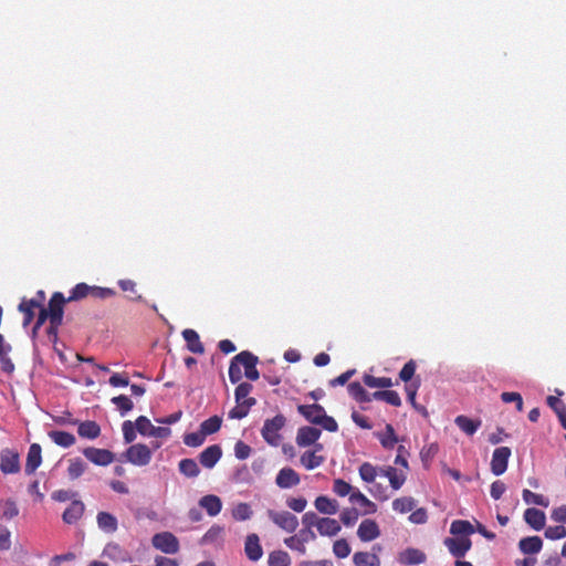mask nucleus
Segmentation results:
<instances>
[{
    "label": "nucleus",
    "instance_id": "f257e3e1",
    "mask_svg": "<svg viewBox=\"0 0 566 566\" xmlns=\"http://www.w3.org/2000/svg\"><path fill=\"white\" fill-rule=\"evenodd\" d=\"M253 386L250 382H241L234 390L235 407H233L228 417L230 419H243L245 418L250 409L256 403V399L250 397Z\"/></svg>",
    "mask_w": 566,
    "mask_h": 566
},
{
    "label": "nucleus",
    "instance_id": "f03ea898",
    "mask_svg": "<svg viewBox=\"0 0 566 566\" xmlns=\"http://www.w3.org/2000/svg\"><path fill=\"white\" fill-rule=\"evenodd\" d=\"M284 424L285 417L283 415H276L272 419H266L261 430L262 438L271 446H279L281 441L280 431Z\"/></svg>",
    "mask_w": 566,
    "mask_h": 566
},
{
    "label": "nucleus",
    "instance_id": "7ed1b4c3",
    "mask_svg": "<svg viewBox=\"0 0 566 566\" xmlns=\"http://www.w3.org/2000/svg\"><path fill=\"white\" fill-rule=\"evenodd\" d=\"M70 303L61 292H54L49 301L45 311L49 314V322L55 327L63 323L64 305Z\"/></svg>",
    "mask_w": 566,
    "mask_h": 566
},
{
    "label": "nucleus",
    "instance_id": "20e7f679",
    "mask_svg": "<svg viewBox=\"0 0 566 566\" xmlns=\"http://www.w3.org/2000/svg\"><path fill=\"white\" fill-rule=\"evenodd\" d=\"M151 455V450L144 443L133 444L124 453L126 461L137 467H145L149 464Z\"/></svg>",
    "mask_w": 566,
    "mask_h": 566
},
{
    "label": "nucleus",
    "instance_id": "39448f33",
    "mask_svg": "<svg viewBox=\"0 0 566 566\" xmlns=\"http://www.w3.org/2000/svg\"><path fill=\"white\" fill-rule=\"evenodd\" d=\"M151 544L156 549L165 554H176L180 548L178 538L170 532L155 534L151 538Z\"/></svg>",
    "mask_w": 566,
    "mask_h": 566
},
{
    "label": "nucleus",
    "instance_id": "423d86ee",
    "mask_svg": "<svg viewBox=\"0 0 566 566\" xmlns=\"http://www.w3.org/2000/svg\"><path fill=\"white\" fill-rule=\"evenodd\" d=\"M21 470L19 453L12 449L0 452V471L3 474H15Z\"/></svg>",
    "mask_w": 566,
    "mask_h": 566
},
{
    "label": "nucleus",
    "instance_id": "0eeeda50",
    "mask_svg": "<svg viewBox=\"0 0 566 566\" xmlns=\"http://www.w3.org/2000/svg\"><path fill=\"white\" fill-rule=\"evenodd\" d=\"M136 429L142 436L147 437L167 438L170 434L168 427H155L145 416H139L136 419Z\"/></svg>",
    "mask_w": 566,
    "mask_h": 566
},
{
    "label": "nucleus",
    "instance_id": "6e6552de",
    "mask_svg": "<svg viewBox=\"0 0 566 566\" xmlns=\"http://www.w3.org/2000/svg\"><path fill=\"white\" fill-rule=\"evenodd\" d=\"M269 517L275 525L289 533L295 532L298 526L297 517L287 511H269Z\"/></svg>",
    "mask_w": 566,
    "mask_h": 566
},
{
    "label": "nucleus",
    "instance_id": "1a4fd4ad",
    "mask_svg": "<svg viewBox=\"0 0 566 566\" xmlns=\"http://www.w3.org/2000/svg\"><path fill=\"white\" fill-rule=\"evenodd\" d=\"M234 360H238L240 365L244 367V375L250 380H258L260 373L256 369L259 361L258 357L248 350H243L234 356Z\"/></svg>",
    "mask_w": 566,
    "mask_h": 566
},
{
    "label": "nucleus",
    "instance_id": "9d476101",
    "mask_svg": "<svg viewBox=\"0 0 566 566\" xmlns=\"http://www.w3.org/2000/svg\"><path fill=\"white\" fill-rule=\"evenodd\" d=\"M511 453L509 447H500L493 451L491 471L494 475H502L506 471Z\"/></svg>",
    "mask_w": 566,
    "mask_h": 566
},
{
    "label": "nucleus",
    "instance_id": "9b49d317",
    "mask_svg": "<svg viewBox=\"0 0 566 566\" xmlns=\"http://www.w3.org/2000/svg\"><path fill=\"white\" fill-rule=\"evenodd\" d=\"M84 457L96 465L106 467L114 461V453L106 449L88 447L83 450Z\"/></svg>",
    "mask_w": 566,
    "mask_h": 566
},
{
    "label": "nucleus",
    "instance_id": "f8f14e48",
    "mask_svg": "<svg viewBox=\"0 0 566 566\" xmlns=\"http://www.w3.org/2000/svg\"><path fill=\"white\" fill-rule=\"evenodd\" d=\"M444 545L448 547L449 552L457 558L464 557V555L471 548V539L469 537H447L444 539Z\"/></svg>",
    "mask_w": 566,
    "mask_h": 566
},
{
    "label": "nucleus",
    "instance_id": "ddd939ff",
    "mask_svg": "<svg viewBox=\"0 0 566 566\" xmlns=\"http://www.w3.org/2000/svg\"><path fill=\"white\" fill-rule=\"evenodd\" d=\"M357 536L361 542H371L380 536L379 525L375 520H363L358 526Z\"/></svg>",
    "mask_w": 566,
    "mask_h": 566
},
{
    "label": "nucleus",
    "instance_id": "4468645a",
    "mask_svg": "<svg viewBox=\"0 0 566 566\" xmlns=\"http://www.w3.org/2000/svg\"><path fill=\"white\" fill-rule=\"evenodd\" d=\"M300 474L292 468L281 469L275 478V483L280 489H290L300 484Z\"/></svg>",
    "mask_w": 566,
    "mask_h": 566
},
{
    "label": "nucleus",
    "instance_id": "2eb2a0df",
    "mask_svg": "<svg viewBox=\"0 0 566 566\" xmlns=\"http://www.w3.org/2000/svg\"><path fill=\"white\" fill-rule=\"evenodd\" d=\"M42 463V449L39 443H32L29 448L24 467L25 474H33Z\"/></svg>",
    "mask_w": 566,
    "mask_h": 566
},
{
    "label": "nucleus",
    "instance_id": "dca6fc26",
    "mask_svg": "<svg viewBox=\"0 0 566 566\" xmlns=\"http://www.w3.org/2000/svg\"><path fill=\"white\" fill-rule=\"evenodd\" d=\"M321 430L314 427H302L297 430L296 443L298 447H308L314 444L321 437Z\"/></svg>",
    "mask_w": 566,
    "mask_h": 566
},
{
    "label": "nucleus",
    "instance_id": "f3484780",
    "mask_svg": "<svg viewBox=\"0 0 566 566\" xmlns=\"http://www.w3.org/2000/svg\"><path fill=\"white\" fill-rule=\"evenodd\" d=\"M244 553L251 562H258L262 555L263 549L260 544V538L256 534H249L244 543Z\"/></svg>",
    "mask_w": 566,
    "mask_h": 566
},
{
    "label": "nucleus",
    "instance_id": "a211bd4d",
    "mask_svg": "<svg viewBox=\"0 0 566 566\" xmlns=\"http://www.w3.org/2000/svg\"><path fill=\"white\" fill-rule=\"evenodd\" d=\"M222 455V450L220 446L212 444L208 448H206L200 454H199V461L202 467L207 469H212L217 462L220 460Z\"/></svg>",
    "mask_w": 566,
    "mask_h": 566
},
{
    "label": "nucleus",
    "instance_id": "6ab92c4d",
    "mask_svg": "<svg viewBox=\"0 0 566 566\" xmlns=\"http://www.w3.org/2000/svg\"><path fill=\"white\" fill-rule=\"evenodd\" d=\"M297 411L311 423L316 424L326 412L324 407L318 403L300 405Z\"/></svg>",
    "mask_w": 566,
    "mask_h": 566
},
{
    "label": "nucleus",
    "instance_id": "aec40b11",
    "mask_svg": "<svg viewBox=\"0 0 566 566\" xmlns=\"http://www.w3.org/2000/svg\"><path fill=\"white\" fill-rule=\"evenodd\" d=\"M427 559L426 554L413 547H408L399 554L398 560L403 565H419L424 563Z\"/></svg>",
    "mask_w": 566,
    "mask_h": 566
},
{
    "label": "nucleus",
    "instance_id": "412c9836",
    "mask_svg": "<svg viewBox=\"0 0 566 566\" xmlns=\"http://www.w3.org/2000/svg\"><path fill=\"white\" fill-rule=\"evenodd\" d=\"M524 520L533 530L541 531L545 526L546 516L543 511L531 507L525 510Z\"/></svg>",
    "mask_w": 566,
    "mask_h": 566
},
{
    "label": "nucleus",
    "instance_id": "4be33fe9",
    "mask_svg": "<svg viewBox=\"0 0 566 566\" xmlns=\"http://www.w3.org/2000/svg\"><path fill=\"white\" fill-rule=\"evenodd\" d=\"M85 506L82 501L74 500L63 512L62 518L66 524L76 523L84 514Z\"/></svg>",
    "mask_w": 566,
    "mask_h": 566
},
{
    "label": "nucleus",
    "instance_id": "5701e85b",
    "mask_svg": "<svg viewBox=\"0 0 566 566\" xmlns=\"http://www.w3.org/2000/svg\"><path fill=\"white\" fill-rule=\"evenodd\" d=\"M182 337L189 352L193 354H202L205 352L199 334L195 329L187 328L182 331Z\"/></svg>",
    "mask_w": 566,
    "mask_h": 566
},
{
    "label": "nucleus",
    "instance_id": "b1692460",
    "mask_svg": "<svg viewBox=\"0 0 566 566\" xmlns=\"http://www.w3.org/2000/svg\"><path fill=\"white\" fill-rule=\"evenodd\" d=\"M315 509L323 514L333 515L338 512L339 505L336 500L319 495L314 501Z\"/></svg>",
    "mask_w": 566,
    "mask_h": 566
},
{
    "label": "nucleus",
    "instance_id": "393cba45",
    "mask_svg": "<svg viewBox=\"0 0 566 566\" xmlns=\"http://www.w3.org/2000/svg\"><path fill=\"white\" fill-rule=\"evenodd\" d=\"M199 505L206 510L210 516H216L221 512L222 502L219 496L209 494L200 499Z\"/></svg>",
    "mask_w": 566,
    "mask_h": 566
},
{
    "label": "nucleus",
    "instance_id": "a878e982",
    "mask_svg": "<svg viewBox=\"0 0 566 566\" xmlns=\"http://www.w3.org/2000/svg\"><path fill=\"white\" fill-rule=\"evenodd\" d=\"M454 423L468 436H473L481 427L482 421L480 419H471L467 416L460 415L454 419Z\"/></svg>",
    "mask_w": 566,
    "mask_h": 566
},
{
    "label": "nucleus",
    "instance_id": "bb28decb",
    "mask_svg": "<svg viewBox=\"0 0 566 566\" xmlns=\"http://www.w3.org/2000/svg\"><path fill=\"white\" fill-rule=\"evenodd\" d=\"M77 433L81 438L93 440L99 437L101 427L96 421L86 420L80 422L77 427Z\"/></svg>",
    "mask_w": 566,
    "mask_h": 566
},
{
    "label": "nucleus",
    "instance_id": "cd10ccee",
    "mask_svg": "<svg viewBox=\"0 0 566 566\" xmlns=\"http://www.w3.org/2000/svg\"><path fill=\"white\" fill-rule=\"evenodd\" d=\"M518 547L523 554H537L543 547V541L539 536H527L520 541Z\"/></svg>",
    "mask_w": 566,
    "mask_h": 566
},
{
    "label": "nucleus",
    "instance_id": "c85d7f7f",
    "mask_svg": "<svg viewBox=\"0 0 566 566\" xmlns=\"http://www.w3.org/2000/svg\"><path fill=\"white\" fill-rule=\"evenodd\" d=\"M340 524L335 518L322 517L317 532L322 536H335L340 532Z\"/></svg>",
    "mask_w": 566,
    "mask_h": 566
},
{
    "label": "nucleus",
    "instance_id": "c756f323",
    "mask_svg": "<svg viewBox=\"0 0 566 566\" xmlns=\"http://www.w3.org/2000/svg\"><path fill=\"white\" fill-rule=\"evenodd\" d=\"M353 563L355 566H380V558L375 553L356 552Z\"/></svg>",
    "mask_w": 566,
    "mask_h": 566
},
{
    "label": "nucleus",
    "instance_id": "7c9ffc66",
    "mask_svg": "<svg viewBox=\"0 0 566 566\" xmlns=\"http://www.w3.org/2000/svg\"><path fill=\"white\" fill-rule=\"evenodd\" d=\"M380 473L388 478L390 486L394 490H399L406 481V475L403 473H399L394 467L380 469Z\"/></svg>",
    "mask_w": 566,
    "mask_h": 566
},
{
    "label": "nucleus",
    "instance_id": "2f4dec72",
    "mask_svg": "<svg viewBox=\"0 0 566 566\" xmlns=\"http://www.w3.org/2000/svg\"><path fill=\"white\" fill-rule=\"evenodd\" d=\"M52 441L63 448H70L75 443V437L66 431L53 430L49 432Z\"/></svg>",
    "mask_w": 566,
    "mask_h": 566
},
{
    "label": "nucleus",
    "instance_id": "473e14b6",
    "mask_svg": "<svg viewBox=\"0 0 566 566\" xmlns=\"http://www.w3.org/2000/svg\"><path fill=\"white\" fill-rule=\"evenodd\" d=\"M324 460V457L321 454H315V451H306L300 458L301 464L307 470L318 468L323 464Z\"/></svg>",
    "mask_w": 566,
    "mask_h": 566
},
{
    "label": "nucleus",
    "instance_id": "72a5a7b5",
    "mask_svg": "<svg viewBox=\"0 0 566 566\" xmlns=\"http://www.w3.org/2000/svg\"><path fill=\"white\" fill-rule=\"evenodd\" d=\"M97 524L101 530L108 533H113L117 530L116 517L107 512H99L97 514Z\"/></svg>",
    "mask_w": 566,
    "mask_h": 566
},
{
    "label": "nucleus",
    "instance_id": "f704fd0d",
    "mask_svg": "<svg viewBox=\"0 0 566 566\" xmlns=\"http://www.w3.org/2000/svg\"><path fill=\"white\" fill-rule=\"evenodd\" d=\"M349 501L365 507V514H373L377 511V505L367 499L360 491L353 492L349 496Z\"/></svg>",
    "mask_w": 566,
    "mask_h": 566
},
{
    "label": "nucleus",
    "instance_id": "c9c22d12",
    "mask_svg": "<svg viewBox=\"0 0 566 566\" xmlns=\"http://www.w3.org/2000/svg\"><path fill=\"white\" fill-rule=\"evenodd\" d=\"M178 469L181 474L187 478H197L200 473V469L193 459H182L178 463Z\"/></svg>",
    "mask_w": 566,
    "mask_h": 566
},
{
    "label": "nucleus",
    "instance_id": "e433bc0d",
    "mask_svg": "<svg viewBox=\"0 0 566 566\" xmlns=\"http://www.w3.org/2000/svg\"><path fill=\"white\" fill-rule=\"evenodd\" d=\"M349 395L357 402H370L371 397L358 381L350 382L347 387Z\"/></svg>",
    "mask_w": 566,
    "mask_h": 566
},
{
    "label": "nucleus",
    "instance_id": "4c0bfd02",
    "mask_svg": "<svg viewBox=\"0 0 566 566\" xmlns=\"http://www.w3.org/2000/svg\"><path fill=\"white\" fill-rule=\"evenodd\" d=\"M87 465L81 458L69 460L67 476L70 480L78 479L86 470Z\"/></svg>",
    "mask_w": 566,
    "mask_h": 566
},
{
    "label": "nucleus",
    "instance_id": "58836bf2",
    "mask_svg": "<svg viewBox=\"0 0 566 566\" xmlns=\"http://www.w3.org/2000/svg\"><path fill=\"white\" fill-rule=\"evenodd\" d=\"M291 563L290 555L281 549L271 552L268 557L269 566H291Z\"/></svg>",
    "mask_w": 566,
    "mask_h": 566
},
{
    "label": "nucleus",
    "instance_id": "ea45409f",
    "mask_svg": "<svg viewBox=\"0 0 566 566\" xmlns=\"http://www.w3.org/2000/svg\"><path fill=\"white\" fill-rule=\"evenodd\" d=\"M91 293H92V285H88L86 283H78L71 290L67 301L69 302L81 301L85 297L91 296Z\"/></svg>",
    "mask_w": 566,
    "mask_h": 566
},
{
    "label": "nucleus",
    "instance_id": "a19ab883",
    "mask_svg": "<svg viewBox=\"0 0 566 566\" xmlns=\"http://www.w3.org/2000/svg\"><path fill=\"white\" fill-rule=\"evenodd\" d=\"M378 439L385 449H392L398 442V438L395 433V429L391 424H386L384 433H378Z\"/></svg>",
    "mask_w": 566,
    "mask_h": 566
},
{
    "label": "nucleus",
    "instance_id": "79ce46f5",
    "mask_svg": "<svg viewBox=\"0 0 566 566\" xmlns=\"http://www.w3.org/2000/svg\"><path fill=\"white\" fill-rule=\"evenodd\" d=\"M364 384L369 388H390L394 384L389 377H375L373 375H364Z\"/></svg>",
    "mask_w": 566,
    "mask_h": 566
},
{
    "label": "nucleus",
    "instance_id": "37998d69",
    "mask_svg": "<svg viewBox=\"0 0 566 566\" xmlns=\"http://www.w3.org/2000/svg\"><path fill=\"white\" fill-rule=\"evenodd\" d=\"M474 532L469 521L457 520L451 523L450 533L453 535H465V537Z\"/></svg>",
    "mask_w": 566,
    "mask_h": 566
},
{
    "label": "nucleus",
    "instance_id": "c03bdc74",
    "mask_svg": "<svg viewBox=\"0 0 566 566\" xmlns=\"http://www.w3.org/2000/svg\"><path fill=\"white\" fill-rule=\"evenodd\" d=\"M522 496L526 504H535L544 507H547L549 505V501L547 497H545L542 494L534 493L527 489L523 490Z\"/></svg>",
    "mask_w": 566,
    "mask_h": 566
},
{
    "label": "nucleus",
    "instance_id": "a18cd8bd",
    "mask_svg": "<svg viewBox=\"0 0 566 566\" xmlns=\"http://www.w3.org/2000/svg\"><path fill=\"white\" fill-rule=\"evenodd\" d=\"M221 423H222V420L220 417L218 416H212L210 417L209 419L205 420L201 424H200V430L206 434H212V433H216L217 431H219L220 427H221Z\"/></svg>",
    "mask_w": 566,
    "mask_h": 566
},
{
    "label": "nucleus",
    "instance_id": "49530a36",
    "mask_svg": "<svg viewBox=\"0 0 566 566\" xmlns=\"http://www.w3.org/2000/svg\"><path fill=\"white\" fill-rule=\"evenodd\" d=\"M358 471L361 480L367 483H373L378 473L377 468L369 462H364Z\"/></svg>",
    "mask_w": 566,
    "mask_h": 566
},
{
    "label": "nucleus",
    "instance_id": "de8ad7c7",
    "mask_svg": "<svg viewBox=\"0 0 566 566\" xmlns=\"http://www.w3.org/2000/svg\"><path fill=\"white\" fill-rule=\"evenodd\" d=\"M111 401L117 407L122 416H125L134 408L133 401L125 395L113 397Z\"/></svg>",
    "mask_w": 566,
    "mask_h": 566
},
{
    "label": "nucleus",
    "instance_id": "09e8293b",
    "mask_svg": "<svg viewBox=\"0 0 566 566\" xmlns=\"http://www.w3.org/2000/svg\"><path fill=\"white\" fill-rule=\"evenodd\" d=\"M392 509L399 513H408L415 509V500L412 497H399L392 502Z\"/></svg>",
    "mask_w": 566,
    "mask_h": 566
},
{
    "label": "nucleus",
    "instance_id": "8fccbe9b",
    "mask_svg": "<svg viewBox=\"0 0 566 566\" xmlns=\"http://www.w3.org/2000/svg\"><path fill=\"white\" fill-rule=\"evenodd\" d=\"M253 512L248 503H239L232 511V516L237 521L250 520Z\"/></svg>",
    "mask_w": 566,
    "mask_h": 566
},
{
    "label": "nucleus",
    "instance_id": "3c124183",
    "mask_svg": "<svg viewBox=\"0 0 566 566\" xmlns=\"http://www.w3.org/2000/svg\"><path fill=\"white\" fill-rule=\"evenodd\" d=\"M206 437L207 436L201 430L198 432L187 433L184 437V443L188 447L197 448L205 442Z\"/></svg>",
    "mask_w": 566,
    "mask_h": 566
},
{
    "label": "nucleus",
    "instance_id": "603ef678",
    "mask_svg": "<svg viewBox=\"0 0 566 566\" xmlns=\"http://www.w3.org/2000/svg\"><path fill=\"white\" fill-rule=\"evenodd\" d=\"M333 553L338 558H346L350 554V546L345 538H340L334 542Z\"/></svg>",
    "mask_w": 566,
    "mask_h": 566
},
{
    "label": "nucleus",
    "instance_id": "864d4df0",
    "mask_svg": "<svg viewBox=\"0 0 566 566\" xmlns=\"http://www.w3.org/2000/svg\"><path fill=\"white\" fill-rule=\"evenodd\" d=\"M416 368H417V365L413 359H410L409 361H407L399 373L400 380H402L403 382H409L412 379V377L415 376Z\"/></svg>",
    "mask_w": 566,
    "mask_h": 566
},
{
    "label": "nucleus",
    "instance_id": "5fc2aeb1",
    "mask_svg": "<svg viewBox=\"0 0 566 566\" xmlns=\"http://www.w3.org/2000/svg\"><path fill=\"white\" fill-rule=\"evenodd\" d=\"M545 537L552 541L566 537V527L563 525L548 526L544 533Z\"/></svg>",
    "mask_w": 566,
    "mask_h": 566
},
{
    "label": "nucleus",
    "instance_id": "6e6d98bb",
    "mask_svg": "<svg viewBox=\"0 0 566 566\" xmlns=\"http://www.w3.org/2000/svg\"><path fill=\"white\" fill-rule=\"evenodd\" d=\"M116 295V291L109 287L92 285L91 296L98 300L111 298Z\"/></svg>",
    "mask_w": 566,
    "mask_h": 566
},
{
    "label": "nucleus",
    "instance_id": "4d7b16f0",
    "mask_svg": "<svg viewBox=\"0 0 566 566\" xmlns=\"http://www.w3.org/2000/svg\"><path fill=\"white\" fill-rule=\"evenodd\" d=\"M353 488L349 483H347L346 481H344L343 479H336L334 481V484H333V491L338 495V496H346V495H349L353 493L352 492Z\"/></svg>",
    "mask_w": 566,
    "mask_h": 566
},
{
    "label": "nucleus",
    "instance_id": "13d9d810",
    "mask_svg": "<svg viewBox=\"0 0 566 566\" xmlns=\"http://www.w3.org/2000/svg\"><path fill=\"white\" fill-rule=\"evenodd\" d=\"M501 399L505 403L515 402L518 411L523 410V399L518 392L505 391L502 392Z\"/></svg>",
    "mask_w": 566,
    "mask_h": 566
},
{
    "label": "nucleus",
    "instance_id": "bf43d9fd",
    "mask_svg": "<svg viewBox=\"0 0 566 566\" xmlns=\"http://www.w3.org/2000/svg\"><path fill=\"white\" fill-rule=\"evenodd\" d=\"M252 449L245 442L239 440L234 444V455L239 460H245L251 455Z\"/></svg>",
    "mask_w": 566,
    "mask_h": 566
},
{
    "label": "nucleus",
    "instance_id": "052dcab7",
    "mask_svg": "<svg viewBox=\"0 0 566 566\" xmlns=\"http://www.w3.org/2000/svg\"><path fill=\"white\" fill-rule=\"evenodd\" d=\"M124 440L126 443H130L136 439V424L134 426L132 421L126 420L122 426Z\"/></svg>",
    "mask_w": 566,
    "mask_h": 566
},
{
    "label": "nucleus",
    "instance_id": "680f3d73",
    "mask_svg": "<svg viewBox=\"0 0 566 566\" xmlns=\"http://www.w3.org/2000/svg\"><path fill=\"white\" fill-rule=\"evenodd\" d=\"M419 387H420V380L407 384L406 387H405L408 401L416 409H419L418 406H417V402H416V396H417V391H418Z\"/></svg>",
    "mask_w": 566,
    "mask_h": 566
},
{
    "label": "nucleus",
    "instance_id": "e2e57ef3",
    "mask_svg": "<svg viewBox=\"0 0 566 566\" xmlns=\"http://www.w3.org/2000/svg\"><path fill=\"white\" fill-rule=\"evenodd\" d=\"M322 517H319L315 512L308 511L303 514L302 516V524L304 527H316L318 528V525L321 523Z\"/></svg>",
    "mask_w": 566,
    "mask_h": 566
},
{
    "label": "nucleus",
    "instance_id": "0e129e2a",
    "mask_svg": "<svg viewBox=\"0 0 566 566\" xmlns=\"http://www.w3.org/2000/svg\"><path fill=\"white\" fill-rule=\"evenodd\" d=\"M19 514V509L13 500H7L3 503L2 516L7 520H12Z\"/></svg>",
    "mask_w": 566,
    "mask_h": 566
},
{
    "label": "nucleus",
    "instance_id": "69168bd1",
    "mask_svg": "<svg viewBox=\"0 0 566 566\" xmlns=\"http://www.w3.org/2000/svg\"><path fill=\"white\" fill-rule=\"evenodd\" d=\"M439 451V446L437 443H430L424 446L420 451V458L422 462H428L434 458V455Z\"/></svg>",
    "mask_w": 566,
    "mask_h": 566
},
{
    "label": "nucleus",
    "instance_id": "338daca9",
    "mask_svg": "<svg viewBox=\"0 0 566 566\" xmlns=\"http://www.w3.org/2000/svg\"><path fill=\"white\" fill-rule=\"evenodd\" d=\"M358 515L359 513L356 509H347L342 512L340 521L343 522L344 525L352 526L356 523Z\"/></svg>",
    "mask_w": 566,
    "mask_h": 566
},
{
    "label": "nucleus",
    "instance_id": "774afa93",
    "mask_svg": "<svg viewBox=\"0 0 566 566\" xmlns=\"http://www.w3.org/2000/svg\"><path fill=\"white\" fill-rule=\"evenodd\" d=\"M284 544L291 548V549H294V551H297L298 553L301 554H305L306 553V547L305 545L303 544V542L301 541L300 537H297V535H294V536H291V537H287L284 539Z\"/></svg>",
    "mask_w": 566,
    "mask_h": 566
}]
</instances>
